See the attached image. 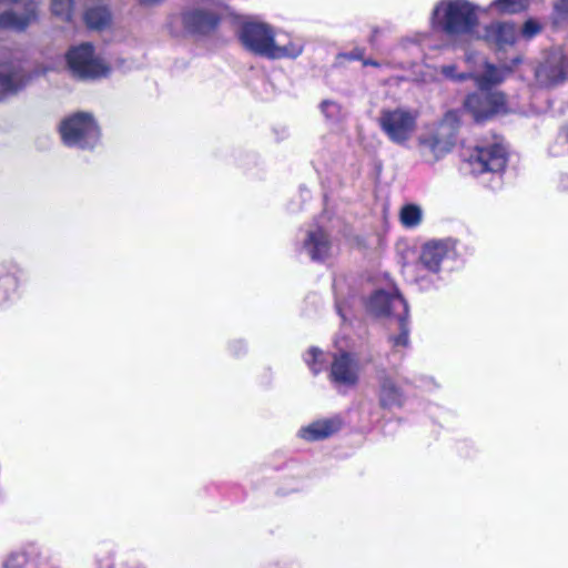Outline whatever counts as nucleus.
<instances>
[{"label":"nucleus","mask_w":568,"mask_h":568,"mask_svg":"<svg viewBox=\"0 0 568 568\" xmlns=\"http://www.w3.org/2000/svg\"><path fill=\"white\" fill-rule=\"evenodd\" d=\"M480 9L468 0H440L432 11L434 30L448 38L473 36L479 24Z\"/></svg>","instance_id":"1"},{"label":"nucleus","mask_w":568,"mask_h":568,"mask_svg":"<svg viewBox=\"0 0 568 568\" xmlns=\"http://www.w3.org/2000/svg\"><path fill=\"white\" fill-rule=\"evenodd\" d=\"M368 310L375 316L388 318V342L395 352L409 346L408 307L396 290L375 292L369 298Z\"/></svg>","instance_id":"2"},{"label":"nucleus","mask_w":568,"mask_h":568,"mask_svg":"<svg viewBox=\"0 0 568 568\" xmlns=\"http://www.w3.org/2000/svg\"><path fill=\"white\" fill-rule=\"evenodd\" d=\"M460 126V112L448 110L433 131L418 138V152L423 161L435 164L449 154L456 145Z\"/></svg>","instance_id":"3"},{"label":"nucleus","mask_w":568,"mask_h":568,"mask_svg":"<svg viewBox=\"0 0 568 568\" xmlns=\"http://www.w3.org/2000/svg\"><path fill=\"white\" fill-rule=\"evenodd\" d=\"M418 116V111L412 108H385L379 112L378 125L389 141L406 145L417 130Z\"/></svg>","instance_id":"4"},{"label":"nucleus","mask_w":568,"mask_h":568,"mask_svg":"<svg viewBox=\"0 0 568 568\" xmlns=\"http://www.w3.org/2000/svg\"><path fill=\"white\" fill-rule=\"evenodd\" d=\"M60 134L65 145L79 149H93L100 141V128L93 115L77 112L60 123Z\"/></svg>","instance_id":"5"},{"label":"nucleus","mask_w":568,"mask_h":568,"mask_svg":"<svg viewBox=\"0 0 568 568\" xmlns=\"http://www.w3.org/2000/svg\"><path fill=\"white\" fill-rule=\"evenodd\" d=\"M68 69L73 77L82 80H95L110 72L109 64L90 43L71 47L65 53Z\"/></svg>","instance_id":"6"},{"label":"nucleus","mask_w":568,"mask_h":568,"mask_svg":"<svg viewBox=\"0 0 568 568\" xmlns=\"http://www.w3.org/2000/svg\"><path fill=\"white\" fill-rule=\"evenodd\" d=\"M428 42L429 34L423 32L403 38L393 48L390 59L385 64L402 70H413L417 62L424 58V48Z\"/></svg>","instance_id":"7"},{"label":"nucleus","mask_w":568,"mask_h":568,"mask_svg":"<svg viewBox=\"0 0 568 568\" xmlns=\"http://www.w3.org/2000/svg\"><path fill=\"white\" fill-rule=\"evenodd\" d=\"M275 31L276 29L267 23L247 21L240 27L237 37L246 51L267 59Z\"/></svg>","instance_id":"8"},{"label":"nucleus","mask_w":568,"mask_h":568,"mask_svg":"<svg viewBox=\"0 0 568 568\" xmlns=\"http://www.w3.org/2000/svg\"><path fill=\"white\" fill-rule=\"evenodd\" d=\"M536 82L544 88L557 85L568 78V63L560 48L542 54L535 68Z\"/></svg>","instance_id":"9"},{"label":"nucleus","mask_w":568,"mask_h":568,"mask_svg":"<svg viewBox=\"0 0 568 568\" xmlns=\"http://www.w3.org/2000/svg\"><path fill=\"white\" fill-rule=\"evenodd\" d=\"M506 163L507 152L499 143H494L487 146H477L466 159L467 169L474 175L483 174L485 172L499 173L505 169Z\"/></svg>","instance_id":"10"},{"label":"nucleus","mask_w":568,"mask_h":568,"mask_svg":"<svg viewBox=\"0 0 568 568\" xmlns=\"http://www.w3.org/2000/svg\"><path fill=\"white\" fill-rule=\"evenodd\" d=\"M296 250L314 262H325L335 254V246L327 232L320 225H311L296 243Z\"/></svg>","instance_id":"11"},{"label":"nucleus","mask_w":568,"mask_h":568,"mask_svg":"<svg viewBox=\"0 0 568 568\" xmlns=\"http://www.w3.org/2000/svg\"><path fill=\"white\" fill-rule=\"evenodd\" d=\"M464 108L477 120L486 119L495 113L505 112L506 98L500 91H481L468 94Z\"/></svg>","instance_id":"12"},{"label":"nucleus","mask_w":568,"mask_h":568,"mask_svg":"<svg viewBox=\"0 0 568 568\" xmlns=\"http://www.w3.org/2000/svg\"><path fill=\"white\" fill-rule=\"evenodd\" d=\"M456 256V241L452 239L433 240L422 247L419 264L430 273L437 274L443 264Z\"/></svg>","instance_id":"13"},{"label":"nucleus","mask_w":568,"mask_h":568,"mask_svg":"<svg viewBox=\"0 0 568 568\" xmlns=\"http://www.w3.org/2000/svg\"><path fill=\"white\" fill-rule=\"evenodd\" d=\"M359 376L357 358L347 352L334 355L331 365L329 378L339 386L352 387L356 385Z\"/></svg>","instance_id":"14"},{"label":"nucleus","mask_w":568,"mask_h":568,"mask_svg":"<svg viewBox=\"0 0 568 568\" xmlns=\"http://www.w3.org/2000/svg\"><path fill=\"white\" fill-rule=\"evenodd\" d=\"M304 48L305 42L301 37L276 29L267 59L295 60L302 55Z\"/></svg>","instance_id":"15"},{"label":"nucleus","mask_w":568,"mask_h":568,"mask_svg":"<svg viewBox=\"0 0 568 568\" xmlns=\"http://www.w3.org/2000/svg\"><path fill=\"white\" fill-rule=\"evenodd\" d=\"M19 270L13 265H0V308L20 297Z\"/></svg>","instance_id":"16"},{"label":"nucleus","mask_w":568,"mask_h":568,"mask_svg":"<svg viewBox=\"0 0 568 568\" xmlns=\"http://www.w3.org/2000/svg\"><path fill=\"white\" fill-rule=\"evenodd\" d=\"M484 39L498 49L513 45L519 39V32L511 22H493L485 28Z\"/></svg>","instance_id":"17"},{"label":"nucleus","mask_w":568,"mask_h":568,"mask_svg":"<svg viewBox=\"0 0 568 568\" xmlns=\"http://www.w3.org/2000/svg\"><path fill=\"white\" fill-rule=\"evenodd\" d=\"M342 427V419L337 416L317 419L300 429L298 435L305 440H321L337 433Z\"/></svg>","instance_id":"18"},{"label":"nucleus","mask_w":568,"mask_h":568,"mask_svg":"<svg viewBox=\"0 0 568 568\" xmlns=\"http://www.w3.org/2000/svg\"><path fill=\"white\" fill-rule=\"evenodd\" d=\"M426 71L425 72H412V78L415 81L419 82H430V81H437L438 77L436 75V72H439L444 79L452 80L455 82H463L468 79H471L473 73L469 72H458L457 67L455 64H446L442 65L439 69L432 68L429 65H425Z\"/></svg>","instance_id":"19"},{"label":"nucleus","mask_w":568,"mask_h":568,"mask_svg":"<svg viewBox=\"0 0 568 568\" xmlns=\"http://www.w3.org/2000/svg\"><path fill=\"white\" fill-rule=\"evenodd\" d=\"M111 12L102 0H89L84 21L90 29H104L111 23Z\"/></svg>","instance_id":"20"},{"label":"nucleus","mask_w":568,"mask_h":568,"mask_svg":"<svg viewBox=\"0 0 568 568\" xmlns=\"http://www.w3.org/2000/svg\"><path fill=\"white\" fill-rule=\"evenodd\" d=\"M471 73V79L481 91H491L490 88L504 81L506 77L505 69L498 68L486 61L483 62L481 70H474Z\"/></svg>","instance_id":"21"},{"label":"nucleus","mask_w":568,"mask_h":568,"mask_svg":"<svg viewBox=\"0 0 568 568\" xmlns=\"http://www.w3.org/2000/svg\"><path fill=\"white\" fill-rule=\"evenodd\" d=\"M24 75L10 63L0 64V100L7 94L17 92L24 85Z\"/></svg>","instance_id":"22"},{"label":"nucleus","mask_w":568,"mask_h":568,"mask_svg":"<svg viewBox=\"0 0 568 568\" xmlns=\"http://www.w3.org/2000/svg\"><path fill=\"white\" fill-rule=\"evenodd\" d=\"M378 399L384 408L400 407L405 402V395L392 377L385 376L379 383Z\"/></svg>","instance_id":"23"},{"label":"nucleus","mask_w":568,"mask_h":568,"mask_svg":"<svg viewBox=\"0 0 568 568\" xmlns=\"http://www.w3.org/2000/svg\"><path fill=\"white\" fill-rule=\"evenodd\" d=\"M37 19V7L33 3L28 4L23 14L18 16L13 11H7L0 16V27L17 31L24 30Z\"/></svg>","instance_id":"24"},{"label":"nucleus","mask_w":568,"mask_h":568,"mask_svg":"<svg viewBox=\"0 0 568 568\" xmlns=\"http://www.w3.org/2000/svg\"><path fill=\"white\" fill-rule=\"evenodd\" d=\"M398 217L405 229H416L423 222L424 211L418 204L407 203L400 207Z\"/></svg>","instance_id":"25"},{"label":"nucleus","mask_w":568,"mask_h":568,"mask_svg":"<svg viewBox=\"0 0 568 568\" xmlns=\"http://www.w3.org/2000/svg\"><path fill=\"white\" fill-rule=\"evenodd\" d=\"M304 361L315 375L323 372L327 364L326 355L317 347H311L305 353Z\"/></svg>","instance_id":"26"},{"label":"nucleus","mask_w":568,"mask_h":568,"mask_svg":"<svg viewBox=\"0 0 568 568\" xmlns=\"http://www.w3.org/2000/svg\"><path fill=\"white\" fill-rule=\"evenodd\" d=\"M52 13L63 21H70L74 11V0H52Z\"/></svg>","instance_id":"27"},{"label":"nucleus","mask_w":568,"mask_h":568,"mask_svg":"<svg viewBox=\"0 0 568 568\" xmlns=\"http://www.w3.org/2000/svg\"><path fill=\"white\" fill-rule=\"evenodd\" d=\"M529 6V0H495L491 7L504 13H518Z\"/></svg>","instance_id":"28"},{"label":"nucleus","mask_w":568,"mask_h":568,"mask_svg":"<svg viewBox=\"0 0 568 568\" xmlns=\"http://www.w3.org/2000/svg\"><path fill=\"white\" fill-rule=\"evenodd\" d=\"M321 111L324 116L329 121H338L343 116L341 105L333 100H324L321 103Z\"/></svg>","instance_id":"29"},{"label":"nucleus","mask_w":568,"mask_h":568,"mask_svg":"<svg viewBox=\"0 0 568 568\" xmlns=\"http://www.w3.org/2000/svg\"><path fill=\"white\" fill-rule=\"evenodd\" d=\"M542 30V26L539 21L535 19H528L519 32V38L525 40H530L539 34Z\"/></svg>","instance_id":"30"},{"label":"nucleus","mask_w":568,"mask_h":568,"mask_svg":"<svg viewBox=\"0 0 568 568\" xmlns=\"http://www.w3.org/2000/svg\"><path fill=\"white\" fill-rule=\"evenodd\" d=\"M28 557L22 551H13L3 560L2 568H24Z\"/></svg>","instance_id":"31"},{"label":"nucleus","mask_w":568,"mask_h":568,"mask_svg":"<svg viewBox=\"0 0 568 568\" xmlns=\"http://www.w3.org/2000/svg\"><path fill=\"white\" fill-rule=\"evenodd\" d=\"M555 21L560 22L568 18V0H558L554 6Z\"/></svg>","instance_id":"32"},{"label":"nucleus","mask_w":568,"mask_h":568,"mask_svg":"<svg viewBox=\"0 0 568 568\" xmlns=\"http://www.w3.org/2000/svg\"><path fill=\"white\" fill-rule=\"evenodd\" d=\"M364 50L362 49H355L349 53H345L342 57L348 59V60H361L363 59Z\"/></svg>","instance_id":"33"},{"label":"nucleus","mask_w":568,"mask_h":568,"mask_svg":"<svg viewBox=\"0 0 568 568\" xmlns=\"http://www.w3.org/2000/svg\"><path fill=\"white\" fill-rule=\"evenodd\" d=\"M559 140H562V141L568 143V123L566 124V126L560 132Z\"/></svg>","instance_id":"34"},{"label":"nucleus","mask_w":568,"mask_h":568,"mask_svg":"<svg viewBox=\"0 0 568 568\" xmlns=\"http://www.w3.org/2000/svg\"><path fill=\"white\" fill-rule=\"evenodd\" d=\"M364 65H373V67H379L381 63L374 60H365Z\"/></svg>","instance_id":"35"},{"label":"nucleus","mask_w":568,"mask_h":568,"mask_svg":"<svg viewBox=\"0 0 568 568\" xmlns=\"http://www.w3.org/2000/svg\"><path fill=\"white\" fill-rule=\"evenodd\" d=\"M566 152H568V145L565 146L564 150H561V151H554V154L555 155H559V154H562V153H566Z\"/></svg>","instance_id":"36"},{"label":"nucleus","mask_w":568,"mask_h":568,"mask_svg":"<svg viewBox=\"0 0 568 568\" xmlns=\"http://www.w3.org/2000/svg\"><path fill=\"white\" fill-rule=\"evenodd\" d=\"M471 59H473V55H471V54H467V55H466V62H467V63H470Z\"/></svg>","instance_id":"37"}]
</instances>
